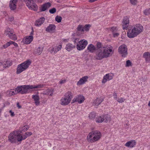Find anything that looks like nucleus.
<instances>
[{"instance_id":"13","label":"nucleus","mask_w":150,"mask_h":150,"mask_svg":"<svg viewBox=\"0 0 150 150\" xmlns=\"http://www.w3.org/2000/svg\"><path fill=\"white\" fill-rule=\"evenodd\" d=\"M114 76V74L112 73L106 74L103 77L102 81V83H105L107 80L109 81L112 79Z\"/></svg>"},{"instance_id":"50","label":"nucleus","mask_w":150,"mask_h":150,"mask_svg":"<svg viewBox=\"0 0 150 150\" xmlns=\"http://www.w3.org/2000/svg\"><path fill=\"white\" fill-rule=\"evenodd\" d=\"M11 44H13L15 47H18V45L17 43L12 41H11Z\"/></svg>"},{"instance_id":"21","label":"nucleus","mask_w":150,"mask_h":150,"mask_svg":"<svg viewBox=\"0 0 150 150\" xmlns=\"http://www.w3.org/2000/svg\"><path fill=\"white\" fill-rule=\"evenodd\" d=\"M33 37L32 36H27L23 40L24 43L26 44L30 43L33 40Z\"/></svg>"},{"instance_id":"31","label":"nucleus","mask_w":150,"mask_h":150,"mask_svg":"<svg viewBox=\"0 0 150 150\" xmlns=\"http://www.w3.org/2000/svg\"><path fill=\"white\" fill-rule=\"evenodd\" d=\"M29 127L28 126L26 125L25 126H24L23 127H22L21 129L20 128L18 132H19L20 133H21L23 131L24 132L26 131L28 129Z\"/></svg>"},{"instance_id":"25","label":"nucleus","mask_w":150,"mask_h":150,"mask_svg":"<svg viewBox=\"0 0 150 150\" xmlns=\"http://www.w3.org/2000/svg\"><path fill=\"white\" fill-rule=\"evenodd\" d=\"M19 132L17 131V140L18 142H21L22 140L25 139L27 138V136L23 135L22 136L21 134L19 133Z\"/></svg>"},{"instance_id":"48","label":"nucleus","mask_w":150,"mask_h":150,"mask_svg":"<svg viewBox=\"0 0 150 150\" xmlns=\"http://www.w3.org/2000/svg\"><path fill=\"white\" fill-rule=\"evenodd\" d=\"M32 134V133L31 132H28L25 133L24 135L25 136H26L27 137L31 135Z\"/></svg>"},{"instance_id":"45","label":"nucleus","mask_w":150,"mask_h":150,"mask_svg":"<svg viewBox=\"0 0 150 150\" xmlns=\"http://www.w3.org/2000/svg\"><path fill=\"white\" fill-rule=\"evenodd\" d=\"M132 66V63L129 60H128L126 62V67H129Z\"/></svg>"},{"instance_id":"52","label":"nucleus","mask_w":150,"mask_h":150,"mask_svg":"<svg viewBox=\"0 0 150 150\" xmlns=\"http://www.w3.org/2000/svg\"><path fill=\"white\" fill-rule=\"evenodd\" d=\"M119 35V33H113V35L114 37H117Z\"/></svg>"},{"instance_id":"8","label":"nucleus","mask_w":150,"mask_h":150,"mask_svg":"<svg viewBox=\"0 0 150 150\" xmlns=\"http://www.w3.org/2000/svg\"><path fill=\"white\" fill-rule=\"evenodd\" d=\"M87 41L83 39L79 41V43L76 44L77 49L79 50H81L84 49L88 44Z\"/></svg>"},{"instance_id":"44","label":"nucleus","mask_w":150,"mask_h":150,"mask_svg":"<svg viewBox=\"0 0 150 150\" xmlns=\"http://www.w3.org/2000/svg\"><path fill=\"white\" fill-rule=\"evenodd\" d=\"M49 11L50 13L53 14L56 12V10L55 8H54L52 9H50Z\"/></svg>"},{"instance_id":"15","label":"nucleus","mask_w":150,"mask_h":150,"mask_svg":"<svg viewBox=\"0 0 150 150\" xmlns=\"http://www.w3.org/2000/svg\"><path fill=\"white\" fill-rule=\"evenodd\" d=\"M134 28L136 32L137 33V35L139 34L143 30V26L140 24H137Z\"/></svg>"},{"instance_id":"53","label":"nucleus","mask_w":150,"mask_h":150,"mask_svg":"<svg viewBox=\"0 0 150 150\" xmlns=\"http://www.w3.org/2000/svg\"><path fill=\"white\" fill-rule=\"evenodd\" d=\"M114 98L115 99H117V94L116 93H114L113 94Z\"/></svg>"},{"instance_id":"9","label":"nucleus","mask_w":150,"mask_h":150,"mask_svg":"<svg viewBox=\"0 0 150 150\" xmlns=\"http://www.w3.org/2000/svg\"><path fill=\"white\" fill-rule=\"evenodd\" d=\"M17 131H14L8 136V140L11 143H15L17 139Z\"/></svg>"},{"instance_id":"30","label":"nucleus","mask_w":150,"mask_h":150,"mask_svg":"<svg viewBox=\"0 0 150 150\" xmlns=\"http://www.w3.org/2000/svg\"><path fill=\"white\" fill-rule=\"evenodd\" d=\"M103 121L105 122H107L108 121H110V117L109 115H105L103 116Z\"/></svg>"},{"instance_id":"17","label":"nucleus","mask_w":150,"mask_h":150,"mask_svg":"<svg viewBox=\"0 0 150 150\" xmlns=\"http://www.w3.org/2000/svg\"><path fill=\"white\" fill-rule=\"evenodd\" d=\"M45 19L44 17H41L37 20L35 22L36 26H40L45 21Z\"/></svg>"},{"instance_id":"62","label":"nucleus","mask_w":150,"mask_h":150,"mask_svg":"<svg viewBox=\"0 0 150 150\" xmlns=\"http://www.w3.org/2000/svg\"><path fill=\"white\" fill-rule=\"evenodd\" d=\"M33 31L32 30V31L30 33V35H32L33 34Z\"/></svg>"},{"instance_id":"12","label":"nucleus","mask_w":150,"mask_h":150,"mask_svg":"<svg viewBox=\"0 0 150 150\" xmlns=\"http://www.w3.org/2000/svg\"><path fill=\"white\" fill-rule=\"evenodd\" d=\"M129 18L128 17L126 16L124 18L122 22V25L124 29H125L127 28L129 25Z\"/></svg>"},{"instance_id":"58","label":"nucleus","mask_w":150,"mask_h":150,"mask_svg":"<svg viewBox=\"0 0 150 150\" xmlns=\"http://www.w3.org/2000/svg\"><path fill=\"white\" fill-rule=\"evenodd\" d=\"M14 20V18L13 17H11L9 18V20L10 21H13Z\"/></svg>"},{"instance_id":"34","label":"nucleus","mask_w":150,"mask_h":150,"mask_svg":"<svg viewBox=\"0 0 150 150\" xmlns=\"http://www.w3.org/2000/svg\"><path fill=\"white\" fill-rule=\"evenodd\" d=\"M89 119L92 120L94 119L96 117V113L94 112L90 113L88 116Z\"/></svg>"},{"instance_id":"2","label":"nucleus","mask_w":150,"mask_h":150,"mask_svg":"<svg viewBox=\"0 0 150 150\" xmlns=\"http://www.w3.org/2000/svg\"><path fill=\"white\" fill-rule=\"evenodd\" d=\"M101 137V134L99 131L93 130L89 133L87 139L89 142L94 143L99 140Z\"/></svg>"},{"instance_id":"11","label":"nucleus","mask_w":150,"mask_h":150,"mask_svg":"<svg viewBox=\"0 0 150 150\" xmlns=\"http://www.w3.org/2000/svg\"><path fill=\"white\" fill-rule=\"evenodd\" d=\"M84 100V97L83 96L78 95L73 99L72 101L73 103L78 102L80 104L83 102Z\"/></svg>"},{"instance_id":"23","label":"nucleus","mask_w":150,"mask_h":150,"mask_svg":"<svg viewBox=\"0 0 150 150\" xmlns=\"http://www.w3.org/2000/svg\"><path fill=\"white\" fill-rule=\"evenodd\" d=\"M143 57L145 59V61L147 62H150V52H145L143 54Z\"/></svg>"},{"instance_id":"20","label":"nucleus","mask_w":150,"mask_h":150,"mask_svg":"<svg viewBox=\"0 0 150 150\" xmlns=\"http://www.w3.org/2000/svg\"><path fill=\"white\" fill-rule=\"evenodd\" d=\"M136 144V142L135 140H132L127 142L125 144V146L132 148L135 146Z\"/></svg>"},{"instance_id":"39","label":"nucleus","mask_w":150,"mask_h":150,"mask_svg":"<svg viewBox=\"0 0 150 150\" xmlns=\"http://www.w3.org/2000/svg\"><path fill=\"white\" fill-rule=\"evenodd\" d=\"M144 13L146 15H148L150 14V8L146 9L144 11Z\"/></svg>"},{"instance_id":"42","label":"nucleus","mask_w":150,"mask_h":150,"mask_svg":"<svg viewBox=\"0 0 150 150\" xmlns=\"http://www.w3.org/2000/svg\"><path fill=\"white\" fill-rule=\"evenodd\" d=\"M9 38L10 39L14 40H16L17 39L16 35L15 34H11V35H9Z\"/></svg>"},{"instance_id":"33","label":"nucleus","mask_w":150,"mask_h":150,"mask_svg":"<svg viewBox=\"0 0 150 150\" xmlns=\"http://www.w3.org/2000/svg\"><path fill=\"white\" fill-rule=\"evenodd\" d=\"M47 92L44 93L45 95H50V96H52L53 93V91L52 89H48L46 91Z\"/></svg>"},{"instance_id":"32","label":"nucleus","mask_w":150,"mask_h":150,"mask_svg":"<svg viewBox=\"0 0 150 150\" xmlns=\"http://www.w3.org/2000/svg\"><path fill=\"white\" fill-rule=\"evenodd\" d=\"M12 64V63L9 61H7L6 62H4L3 67L7 68L8 67Z\"/></svg>"},{"instance_id":"22","label":"nucleus","mask_w":150,"mask_h":150,"mask_svg":"<svg viewBox=\"0 0 150 150\" xmlns=\"http://www.w3.org/2000/svg\"><path fill=\"white\" fill-rule=\"evenodd\" d=\"M32 98L35 101V105L37 106L39 105L40 104V102L39 101L40 98L38 95H33Z\"/></svg>"},{"instance_id":"38","label":"nucleus","mask_w":150,"mask_h":150,"mask_svg":"<svg viewBox=\"0 0 150 150\" xmlns=\"http://www.w3.org/2000/svg\"><path fill=\"white\" fill-rule=\"evenodd\" d=\"M62 18L60 16H56L55 18V20L58 23H60L61 21Z\"/></svg>"},{"instance_id":"60","label":"nucleus","mask_w":150,"mask_h":150,"mask_svg":"<svg viewBox=\"0 0 150 150\" xmlns=\"http://www.w3.org/2000/svg\"><path fill=\"white\" fill-rule=\"evenodd\" d=\"M4 63V62H0V66L3 65V66Z\"/></svg>"},{"instance_id":"5","label":"nucleus","mask_w":150,"mask_h":150,"mask_svg":"<svg viewBox=\"0 0 150 150\" xmlns=\"http://www.w3.org/2000/svg\"><path fill=\"white\" fill-rule=\"evenodd\" d=\"M44 85L43 84H38L36 85H25L21 86V94H23L26 93L28 92L30 89L33 88H43Z\"/></svg>"},{"instance_id":"28","label":"nucleus","mask_w":150,"mask_h":150,"mask_svg":"<svg viewBox=\"0 0 150 150\" xmlns=\"http://www.w3.org/2000/svg\"><path fill=\"white\" fill-rule=\"evenodd\" d=\"M43 47H39L34 52V54H37L38 55H40L42 53L43 50Z\"/></svg>"},{"instance_id":"57","label":"nucleus","mask_w":150,"mask_h":150,"mask_svg":"<svg viewBox=\"0 0 150 150\" xmlns=\"http://www.w3.org/2000/svg\"><path fill=\"white\" fill-rule=\"evenodd\" d=\"M6 45L8 47L9 46L11 45V41L7 42L6 43Z\"/></svg>"},{"instance_id":"27","label":"nucleus","mask_w":150,"mask_h":150,"mask_svg":"<svg viewBox=\"0 0 150 150\" xmlns=\"http://www.w3.org/2000/svg\"><path fill=\"white\" fill-rule=\"evenodd\" d=\"M13 30L9 28H8L5 30L4 33L6 35H8V37H9V35L13 34Z\"/></svg>"},{"instance_id":"43","label":"nucleus","mask_w":150,"mask_h":150,"mask_svg":"<svg viewBox=\"0 0 150 150\" xmlns=\"http://www.w3.org/2000/svg\"><path fill=\"white\" fill-rule=\"evenodd\" d=\"M9 93L10 95L12 96L16 94L17 93L16 90H11L9 91Z\"/></svg>"},{"instance_id":"47","label":"nucleus","mask_w":150,"mask_h":150,"mask_svg":"<svg viewBox=\"0 0 150 150\" xmlns=\"http://www.w3.org/2000/svg\"><path fill=\"white\" fill-rule=\"evenodd\" d=\"M125 100V99L123 98H119L117 100V101L119 103H122L124 102Z\"/></svg>"},{"instance_id":"55","label":"nucleus","mask_w":150,"mask_h":150,"mask_svg":"<svg viewBox=\"0 0 150 150\" xmlns=\"http://www.w3.org/2000/svg\"><path fill=\"white\" fill-rule=\"evenodd\" d=\"M49 50V51L51 53H52L53 52H54V48H52L51 49L50 48Z\"/></svg>"},{"instance_id":"24","label":"nucleus","mask_w":150,"mask_h":150,"mask_svg":"<svg viewBox=\"0 0 150 150\" xmlns=\"http://www.w3.org/2000/svg\"><path fill=\"white\" fill-rule=\"evenodd\" d=\"M56 26L54 24H50L46 29V30L47 32L52 33L55 29Z\"/></svg>"},{"instance_id":"6","label":"nucleus","mask_w":150,"mask_h":150,"mask_svg":"<svg viewBox=\"0 0 150 150\" xmlns=\"http://www.w3.org/2000/svg\"><path fill=\"white\" fill-rule=\"evenodd\" d=\"M127 48L126 45L123 44L120 46L118 49V52L121 54L122 57H125L128 54Z\"/></svg>"},{"instance_id":"14","label":"nucleus","mask_w":150,"mask_h":150,"mask_svg":"<svg viewBox=\"0 0 150 150\" xmlns=\"http://www.w3.org/2000/svg\"><path fill=\"white\" fill-rule=\"evenodd\" d=\"M17 0H10L9 6L11 10H14L16 8V4L17 3Z\"/></svg>"},{"instance_id":"40","label":"nucleus","mask_w":150,"mask_h":150,"mask_svg":"<svg viewBox=\"0 0 150 150\" xmlns=\"http://www.w3.org/2000/svg\"><path fill=\"white\" fill-rule=\"evenodd\" d=\"M16 92L17 93H20L21 94V86H18L16 88Z\"/></svg>"},{"instance_id":"59","label":"nucleus","mask_w":150,"mask_h":150,"mask_svg":"<svg viewBox=\"0 0 150 150\" xmlns=\"http://www.w3.org/2000/svg\"><path fill=\"white\" fill-rule=\"evenodd\" d=\"M3 47L4 48H7V47H8V46H7L6 45V44L3 45Z\"/></svg>"},{"instance_id":"19","label":"nucleus","mask_w":150,"mask_h":150,"mask_svg":"<svg viewBox=\"0 0 150 150\" xmlns=\"http://www.w3.org/2000/svg\"><path fill=\"white\" fill-rule=\"evenodd\" d=\"M88 77L87 76H85L81 78L79 81L77 82V85H81L84 83L86 82L87 81V79Z\"/></svg>"},{"instance_id":"41","label":"nucleus","mask_w":150,"mask_h":150,"mask_svg":"<svg viewBox=\"0 0 150 150\" xmlns=\"http://www.w3.org/2000/svg\"><path fill=\"white\" fill-rule=\"evenodd\" d=\"M109 30L113 33H115L117 31V29H116V27H113L111 28H109Z\"/></svg>"},{"instance_id":"29","label":"nucleus","mask_w":150,"mask_h":150,"mask_svg":"<svg viewBox=\"0 0 150 150\" xmlns=\"http://www.w3.org/2000/svg\"><path fill=\"white\" fill-rule=\"evenodd\" d=\"M103 116H100L96 117V121L97 123H101L103 121Z\"/></svg>"},{"instance_id":"54","label":"nucleus","mask_w":150,"mask_h":150,"mask_svg":"<svg viewBox=\"0 0 150 150\" xmlns=\"http://www.w3.org/2000/svg\"><path fill=\"white\" fill-rule=\"evenodd\" d=\"M16 105L17 107H18L19 109L21 108V106L20 105H19V102H17V103Z\"/></svg>"},{"instance_id":"49","label":"nucleus","mask_w":150,"mask_h":150,"mask_svg":"<svg viewBox=\"0 0 150 150\" xmlns=\"http://www.w3.org/2000/svg\"><path fill=\"white\" fill-rule=\"evenodd\" d=\"M79 39L78 38H76L74 41V44H77L79 43Z\"/></svg>"},{"instance_id":"51","label":"nucleus","mask_w":150,"mask_h":150,"mask_svg":"<svg viewBox=\"0 0 150 150\" xmlns=\"http://www.w3.org/2000/svg\"><path fill=\"white\" fill-rule=\"evenodd\" d=\"M9 112L11 113V115L12 117L14 116L15 115V114H14V112L11 110H10L9 111Z\"/></svg>"},{"instance_id":"18","label":"nucleus","mask_w":150,"mask_h":150,"mask_svg":"<svg viewBox=\"0 0 150 150\" xmlns=\"http://www.w3.org/2000/svg\"><path fill=\"white\" fill-rule=\"evenodd\" d=\"M103 99L101 97L97 98L94 100L93 104L94 106H98L103 101Z\"/></svg>"},{"instance_id":"16","label":"nucleus","mask_w":150,"mask_h":150,"mask_svg":"<svg viewBox=\"0 0 150 150\" xmlns=\"http://www.w3.org/2000/svg\"><path fill=\"white\" fill-rule=\"evenodd\" d=\"M51 6V4L50 2L45 3L41 6L40 10L41 11H45L50 8Z\"/></svg>"},{"instance_id":"35","label":"nucleus","mask_w":150,"mask_h":150,"mask_svg":"<svg viewBox=\"0 0 150 150\" xmlns=\"http://www.w3.org/2000/svg\"><path fill=\"white\" fill-rule=\"evenodd\" d=\"M62 45H59L58 46H56L54 48V53H56L57 52L59 51V50H60L61 48H62Z\"/></svg>"},{"instance_id":"7","label":"nucleus","mask_w":150,"mask_h":150,"mask_svg":"<svg viewBox=\"0 0 150 150\" xmlns=\"http://www.w3.org/2000/svg\"><path fill=\"white\" fill-rule=\"evenodd\" d=\"M34 0H24L26 2L27 6L29 9L37 11L38 6L33 1Z\"/></svg>"},{"instance_id":"1","label":"nucleus","mask_w":150,"mask_h":150,"mask_svg":"<svg viewBox=\"0 0 150 150\" xmlns=\"http://www.w3.org/2000/svg\"><path fill=\"white\" fill-rule=\"evenodd\" d=\"M96 47L93 44L89 45L87 47L88 52L93 53L96 50V59L101 60L111 56L113 53L112 47H104L101 43L98 42L96 44Z\"/></svg>"},{"instance_id":"46","label":"nucleus","mask_w":150,"mask_h":150,"mask_svg":"<svg viewBox=\"0 0 150 150\" xmlns=\"http://www.w3.org/2000/svg\"><path fill=\"white\" fill-rule=\"evenodd\" d=\"M130 1L131 4L134 5H136L137 3V0H130Z\"/></svg>"},{"instance_id":"3","label":"nucleus","mask_w":150,"mask_h":150,"mask_svg":"<svg viewBox=\"0 0 150 150\" xmlns=\"http://www.w3.org/2000/svg\"><path fill=\"white\" fill-rule=\"evenodd\" d=\"M31 63V61L30 60L28 59L18 65L16 69V74H20L26 70L28 68Z\"/></svg>"},{"instance_id":"36","label":"nucleus","mask_w":150,"mask_h":150,"mask_svg":"<svg viewBox=\"0 0 150 150\" xmlns=\"http://www.w3.org/2000/svg\"><path fill=\"white\" fill-rule=\"evenodd\" d=\"M77 29L78 31L84 32L83 26L81 25H79L77 27Z\"/></svg>"},{"instance_id":"56","label":"nucleus","mask_w":150,"mask_h":150,"mask_svg":"<svg viewBox=\"0 0 150 150\" xmlns=\"http://www.w3.org/2000/svg\"><path fill=\"white\" fill-rule=\"evenodd\" d=\"M66 82V80H61L59 82H60V84H63V83H65Z\"/></svg>"},{"instance_id":"26","label":"nucleus","mask_w":150,"mask_h":150,"mask_svg":"<svg viewBox=\"0 0 150 150\" xmlns=\"http://www.w3.org/2000/svg\"><path fill=\"white\" fill-rule=\"evenodd\" d=\"M75 47V45H73L71 43H68L66 45V49L67 51L69 52L72 50L73 48H74Z\"/></svg>"},{"instance_id":"10","label":"nucleus","mask_w":150,"mask_h":150,"mask_svg":"<svg viewBox=\"0 0 150 150\" xmlns=\"http://www.w3.org/2000/svg\"><path fill=\"white\" fill-rule=\"evenodd\" d=\"M137 35V33L134 28L129 29L127 32V36L129 38H134Z\"/></svg>"},{"instance_id":"37","label":"nucleus","mask_w":150,"mask_h":150,"mask_svg":"<svg viewBox=\"0 0 150 150\" xmlns=\"http://www.w3.org/2000/svg\"><path fill=\"white\" fill-rule=\"evenodd\" d=\"M90 27V25L89 24H86L85 25V26H83V28L84 30V31L85 30L86 31H88L89 28Z\"/></svg>"},{"instance_id":"61","label":"nucleus","mask_w":150,"mask_h":150,"mask_svg":"<svg viewBox=\"0 0 150 150\" xmlns=\"http://www.w3.org/2000/svg\"><path fill=\"white\" fill-rule=\"evenodd\" d=\"M148 106L150 107V100L149 101V102L148 104Z\"/></svg>"},{"instance_id":"4","label":"nucleus","mask_w":150,"mask_h":150,"mask_svg":"<svg viewBox=\"0 0 150 150\" xmlns=\"http://www.w3.org/2000/svg\"><path fill=\"white\" fill-rule=\"evenodd\" d=\"M72 97V94L71 92H67L64 97L61 99L60 104L63 105H68L70 102Z\"/></svg>"},{"instance_id":"63","label":"nucleus","mask_w":150,"mask_h":150,"mask_svg":"<svg viewBox=\"0 0 150 150\" xmlns=\"http://www.w3.org/2000/svg\"><path fill=\"white\" fill-rule=\"evenodd\" d=\"M1 147V146L0 145V147Z\"/></svg>"}]
</instances>
